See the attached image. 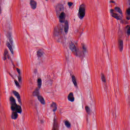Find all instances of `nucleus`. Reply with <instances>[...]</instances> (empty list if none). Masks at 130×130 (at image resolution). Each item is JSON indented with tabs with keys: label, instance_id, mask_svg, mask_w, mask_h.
<instances>
[{
	"label": "nucleus",
	"instance_id": "nucleus-1",
	"mask_svg": "<svg viewBox=\"0 0 130 130\" xmlns=\"http://www.w3.org/2000/svg\"><path fill=\"white\" fill-rule=\"evenodd\" d=\"M55 11L57 16H59V21L60 23L63 24L60 25L59 26L54 29V35L56 37V39H58L57 41L62 43L63 45H66L67 43V39L64 37V33L67 34L69 32V22L66 21V13L64 11V6L62 4H58L56 6ZM60 12H62L60 13Z\"/></svg>",
	"mask_w": 130,
	"mask_h": 130
},
{
	"label": "nucleus",
	"instance_id": "nucleus-2",
	"mask_svg": "<svg viewBox=\"0 0 130 130\" xmlns=\"http://www.w3.org/2000/svg\"><path fill=\"white\" fill-rule=\"evenodd\" d=\"M10 105H11V109L13 111L12 113L11 118L12 119L16 120L18 118V113L22 114V107L17 104L16 100L14 97H10Z\"/></svg>",
	"mask_w": 130,
	"mask_h": 130
},
{
	"label": "nucleus",
	"instance_id": "nucleus-3",
	"mask_svg": "<svg viewBox=\"0 0 130 130\" xmlns=\"http://www.w3.org/2000/svg\"><path fill=\"white\" fill-rule=\"evenodd\" d=\"M86 8L87 6H86V5L84 4H82L80 6L78 13V16L80 20H83L85 17V16H86Z\"/></svg>",
	"mask_w": 130,
	"mask_h": 130
},
{
	"label": "nucleus",
	"instance_id": "nucleus-4",
	"mask_svg": "<svg viewBox=\"0 0 130 130\" xmlns=\"http://www.w3.org/2000/svg\"><path fill=\"white\" fill-rule=\"evenodd\" d=\"M8 40L9 42H7V46L8 47L9 50L11 51L12 54H14V50L13 49V39L12 38V32L9 31L7 34Z\"/></svg>",
	"mask_w": 130,
	"mask_h": 130
},
{
	"label": "nucleus",
	"instance_id": "nucleus-5",
	"mask_svg": "<svg viewBox=\"0 0 130 130\" xmlns=\"http://www.w3.org/2000/svg\"><path fill=\"white\" fill-rule=\"evenodd\" d=\"M32 96H34V97H37L39 101H40L42 104H45L44 99L40 95V88H36L35 91L32 92Z\"/></svg>",
	"mask_w": 130,
	"mask_h": 130
},
{
	"label": "nucleus",
	"instance_id": "nucleus-6",
	"mask_svg": "<svg viewBox=\"0 0 130 130\" xmlns=\"http://www.w3.org/2000/svg\"><path fill=\"white\" fill-rule=\"evenodd\" d=\"M69 48L70 50H71L73 53H74V54L76 56H81L82 55V53L81 52V51L77 49V47H76V45H75V44H74L73 42H71L69 46Z\"/></svg>",
	"mask_w": 130,
	"mask_h": 130
},
{
	"label": "nucleus",
	"instance_id": "nucleus-7",
	"mask_svg": "<svg viewBox=\"0 0 130 130\" xmlns=\"http://www.w3.org/2000/svg\"><path fill=\"white\" fill-rule=\"evenodd\" d=\"M118 46L120 52H122L123 50V41L121 40H118Z\"/></svg>",
	"mask_w": 130,
	"mask_h": 130
},
{
	"label": "nucleus",
	"instance_id": "nucleus-8",
	"mask_svg": "<svg viewBox=\"0 0 130 130\" xmlns=\"http://www.w3.org/2000/svg\"><path fill=\"white\" fill-rule=\"evenodd\" d=\"M13 94L17 99L18 102L19 103V105H22V100H21V96H20V94H19V92L14 91H13Z\"/></svg>",
	"mask_w": 130,
	"mask_h": 130
},
{
	"label": "nucleus",
	"instance_id": "nucleus-9",
	"mask_svg": "<svg viewBox=\"0 0 130 130\" xmlns=\"http://www.w3.org/2000/svg\"><path fill=\"white\" fill-rule=\"evenodd\" d=\"M88 47L87 45H85L84 44H82V52H81L82 55L80 56H84V55L88 52Z\"/></svg>",
	"mask_w": 130,
	"mask_h": 130
},
{
	"label": "nucleus",
	"instance_id": "nucleus-10",
	"mask_svg": "<svg viewBox=\"0 0 130 130\" xmlns=\"http://www.w3.org/2000/svg\"><path fill=\"white\" fill-rule=\"evenodd\" d=\"M52 130H58V124L57 123V120L55 117L53 119V125Z\"/></svg>",
	"mask_w": 130,
	"mask_h": 130
},
{
	"label": "nucleus",
	"instance_id": "nucleus-11",
	"mask_svg": "<svg viewBox=\"0 0 130 130\" xmlns=\"http://www.w3.org/2000/svg\"><path fill=\"white\" fill-rule=\"evenodd\" d=\"M4 31H9L12 30V26H11V21L8 22L6 23L5 27H4Z\"/></svg>",
	"mask_w": 130,
	"mask_h": 130
},
{
	"label": "nucleus",
	"instance_id": "nucleus-12",
	"mask_svg": "<svg viewBox=\"0 0 130 130\" xmlns=\"http://www.w3.org/2000/svg\"><path fill=\"white\" fill-rule=\"evenodd\" d=\"M30 5L32 10H36V8H37V3H36L35 1L30 0Z\"/></svg>",
	"mask_w": 130,
	"mask_h": 130
},
{
	"label": "nucleus",
	"instance_id": "nucleus-13",
	"mask_svg": "<svg viewBox=\"0 0 130 130\" xmlns=\"http://www.w3.org/2000/svg\"><path fill=\"white\" fill-rule=\"evenodd\" d=\"M122 17H123V13H121L119 14L117 13H114V18L117 20H122Z\"/></svg>",
	"mask_w": 130,
	"mask_h": 130
},
{
	"label": "nucleus",
	"instance_id": "nucleus-14",
	"mask_svg": "<svg viewBox=\"0 0 130 130\" xmlns=\"http://www.w3.org/2000/svg\"><path fill=\"white\" fill-rule=\"evenodd\" d=\"M68 99L70 102H74L75 101V98L74 97V93L70 92L68 96Z\"/></svg>",
	"mask_w": 130,
	"mask_h": 130
},
{
	"label": "nucleus",
	"instance_id": "nucleus-15",
	"mask_svg": "<svg viewBox=\"0 0 130 130\" xmlns=\"http://www.w3.org/2000/svg\"><path fill=\"white\" fill-rule=\"evenodd\" d=\"M7 57L8 58V59H10V55H9L8 50H5L4 57H3V60H7Z\"/></svg>",
	"mask_w": 130,
	"mask_h": 130
},
{
	"label": "nucleus",
	"instance_id": "nucleus-16",
	"mask_svg": "<svg viewBox=\"0 0 130 130\" xmlns=\"http://www.w3.org/2000/svg\"><path fill=\"white\" fill-rule=\"evenodd\" d=\"M101 79L102 80V81L104 83V85L106 87V77H105V75H104V74L101 73Z\"/></svg>",
	"mask_w": 130,
	"mask_h": 130
},
{
	"label": "nucleus",
	"instance_id": "nucleus-17",
	"mask_svg": "<svg viewBox=\"0 0 130 130\" xmlns=\"http://www.w3.org/2000/svg\"><path fill=\"white\" fill-rule=\"evenodd\" d=\"M72 81L75 87H78V84L77 83V80L76 79V77H75V76L74 75L72 76Z\"/></svg>",
	"mask_w": 130,
	"mask_h": 130
},
{
	"label": "nucleus",
	"instance_id": "nucleus-18",
	"mask_svg": "<svg viewBox=\"0 0 130 130\" xmlns=\"http://www.w3.org/2000/svg\"><path fill=\"white\" fill-rule=\"evenodd\" d=\"M114 12L115 13H118V14L122 13V11L119 7H116L114 8Z\"/></svg>",
	"mask_w": 130,
	"mask_h": 130
},
{
	"label": "nucleus",
	"instance_id": "nucleus-19",
	"mask_svg": "<svg viewBox=\"0 0 130 130\" xmlns=\"http://www.w3.org/2000/svg\"><path fill=\"white\" fill-rule=\"evenodd\" d=\"M51 107L53 108V112H55L56 110H57V106H56V104L54 102H53L51 105Z\"/></svg>",
	"mask_w": 130,
	"mask_h": 130
},
{
	"label": "nucleus",
	"instance_id": "nucleus-20",
	"mask_svg": "<svg viewBox=\"0 0 130 130\" xmlns=\"http://www.w3.org/2000/svg\"><path fill=\"white\" fill-rule=\"evenodd\" d=\"M126 19L128 21L130 20V8L126 10Z\"/></svg>",
	"mask_w": 130,
	"mask_h": 130
},
{
	"label": "nucleus",
	"instance_id": "nucleus-21",
	"mask_svg": "<svg viewBox=\"0 0 130 130\" xmlns=\"http://www.w3.org/2000/svg\"><path fill=\"white\" fill-rule=\"evenodd\" d=\"M38 88L41 89V86H42V80L40 78L38 79Z\"/></svg>",
	"mask_w": 130,
	"mask_h": 130
},
{
	"label": "nucleus",
	"instance_id": "nucleus-22",
	"mask_svg": "<svg viewBox=\"0 0 130 130\" xmlns=\"http://www.w3.org/2000/svg\"><path fill=\"white\" fill-rule=\"evenodd\" d=\"M65 126L67 127V128H70L71 126V123L69 121H66L64 122Z\"/></svg>",
	"mask_w": 130,
	"mask_h": 130
},
{
	"label": "nucleus",
	"instance_id": "nucleus-23",
	"mask_svg": "<svg viewBox=\"0 0 130 130\" xmlns=\"http://www.w3.org/2000/svg\"><path fill=\"white\" fill-rule=\"evenodd\" d=\"M43 54H44V53H43L41 50H39L37 52V55L38 57H41Z\"/></svg>",
	"mask_w": 130,
	"mask_h": 130
},
{
	"label": "nucleus",
	"instance_id": "nucleus-24",
	"mask_svg": "<svg viewBox=\"0 0 130 130\" xmlns=\"http://www.w3.org/2000/svg\"><path fill=\"white\" fill-rule=\"evenodd\" d=\"M85 110L87 114H91V109L88 106H85Z\"/></svg>",
	"mask_w": 130,
	"mask_h": 130
},
{
	"label": "nucleus",
	"instance_id": "nucleus-25",
	"mask_svg": "<svg viewBox=\"0 0 130 130\" xmlns=\"http://www.w3.org/2000/svg\"><path fill=\"white\" fill-rule=\"evenodd\" d=\"M110 13L111 16L112 17H113V18H114V10L111 9L110 10Z\"/></svg>",
	"mask_w": 130,
	"mask_h": 130
},
{
	"label": "nucleus",
	"instance_id": "nucleus-26",
	"mask_svg": "<svg viewBox=\"0 0 130 130\" xmlns=\"http://www.w3.org/2000/svg\"><path fill=\"white\" fill-rule=\"evenodd\" d=\"M16 71L18 74V76H21V70L19 68H16Z\"/></svg>",
	"mask_w": 130,
	"mask_h": 130
},
{
	"label": "nucleus",
	"instance_id": "nucleus-27",
	"mask_svg": "<svg viewBox=\"0 0 130 130\" xmlns=\"http://www.w3.org/2000/svg\"><path fill=\"white\" fill-rule=\"evenodd\" d=\"M15 84L17 87H20V84H19V82L17 80H15Z\"/></svg>",
	"mask_w": 130,
	"mask_h": 130
},
{
	"label": "nucleus",
	"instance_id": "nucleus-28",
	"mask_svg": "<svg viewBox=\"0 0 130 130\" xmlns=\"http://www.w3.org/2000/svg\"><path fill=\"white\" fill-rule=\"evenodd\" d=\"M68 5L69 6V8H71V7H72V6H73V3L68 2Z\"/></svg>",
	"mask_w": 130,
	"mask_h": 130
},
{
	"label": "nucleus",
	"instance_id": "nucleus-29",
	"mask_svg": "<svg viewBox=\"0 0 130 130\" xmlns=\"http://www.w3.org/2000/svg\"><path fill=\"white\" fill-rule=\"evenodd\" d=\"M18 82H21V81H22V78L21 77V75H18Z\"/></svg>",
	"mask_w": 130,
	"mask_h": 130
},
{
	"label": "nucleus",
	"instance_id": "nucleus-30",
	"mask_svg": "<svg viewBox=\"0 0 130 130\" xmlns=\"http://www.w3.org/2000/svg\"><path fill=\"white\" fill-rule=\"evenodd\" d=\"M108 89V87L107 86V84H106V86H105L104 90L106 92H107V89Z\"/></svg>",
	"mask_w": 130,
	"mask_h": 130
},
{
	"label": "nucleus",
	"instance_id": "nucleus-31",
	"mask_svg": "<svg viewBox=\"0 0 130 130\" xmlns=\"http://www.w3.org/2000/svg\"><path fill=\"white\" fill-rule=\"evenodd\" d=\"M103 45H104V48H107V46H106V43L103 42Z\"/></svg>",
	"mask_w": 130,
	"mask_h": 130
},
{
	"label": "nucleus",
	"instance_id": "nucleus-32",
	"mask_svg": "<svg viewBox=\"0 0 130 130\" xmlns=\"http://www.w3.org/2000/svg\"><path fill=\"white\" fill-rule=\"evenodd\" d=\"M48 83H49V85H50V86H51V85H52V80H50L48 81Z\"/></svg>",
	"mask_w": 130,
	"mask_h": 130
},
{
	"label": "nucleus",
	"instance_id": "nucleus-33",
	"mask_svg": "<svg viewBox=\"0 0 130 130\" xmlns=\"http://www.w3.org/2000/svg\"><path fill=\"white\" fill-rule=\"evenodd\" d=\"M34 74H37L38 71H37V69H35V70H34Z\"/></svg>",
	"mask_w": 130,
	"mask_h": 130
},
{
	"label": "nucleus",
	"instance_id": "nucleus-34",
	"mask_svg": "<svg viewBox=\"0 0 130 130\" xmlns=\"http://www.w3.org/2000/svg\"><path fill=\"white\" fill-rule=\"evenodd\" d=\"M111 3H112V4H114V1H110L109 2V3H110V4H111Z\"/></svg>",
	"mask_w": 130,
	"mask_h": 130
},
{
	"label": "nucleus",
	"instance_id": "nucleus-35",
	"mask_svg": "<svg viewBox=\"0 0 130 130\" xmlns=\"http://www.w3.org/2000/svg\"><path fill=\"white\" fill-rule=\"evenodd\" d=\"M119 21H121L120 23H123V21L122 20V19L121 20H119Z\"/></svg>",
	"mask_w": 130,
	"mask_h": 130
},
{
	"label": "nucleus",
	"instance_id": "nucleus-36",
	"mask_svg": "<svg viewBox=\"0 0 130 130\" xmlns=\"http://www.w3.org/2000/svg\"><path fill=\"white\" fill-rule=\"evenodd\" d=\"M40 122H41V123H43V120H41Z\"/></svg>",
	"mask_w": 130,
	"mask_h": 130
},
{
	"label": "nucleus",
	"instance_id": "nucleus-37",
	"mask_svg": "<svg viewBox=\"0 0 130 130\" xmlns=\"http://www.w3.org/2000/svg\"><path fill=\"white\" fill-rule=\"evenodd\" d=\"M109 8H112V5H110Z\"/></svg>",
	"mask_w": 130,
	"mask_h": 130
},
{
	"label": "nucleus",
	"instance_id": "nucleus-38",
	"mask_svg": "<svg viewBox=\"0 0 130 130\" xmlns=\"http://www.w3.org/2000/svg\"><path fill=\"white\" fill-rule=\"evenodd\" d=\"M66 59H68V56H67V55H66Z\"/></svg>",
	"mask_w": 130,
	"mask_h": 130
},
{
	"label": "nucleus",
	"instance_id": "nucleus-39",
	"mask_svg": "<svg viewBox=\"0 0 130 130\" xmlns=\"http://www.w3.org/2000/svg\"><path fill=\"white\" fill-rule=\"evenodd\" d=\"M127 27H129V25H127V26H126V28H127Z\"/></svg>",
	"mask_w": 130,
	"mask_h": 130
},
{
	"label": "nucleus",
	"instance_id": "nucleus-40",
	"mask_svg": "<svg viewBox=\"0 0 130 130\" xmlns=\"http://www.w3.org/2000/svg\"><path fill=\"white\" fill-rule=\"evenodd\" d=\"M9 75H10L11 77H13V76H12V74H9Z\"/></svg>",
	"mask_w": 130,
	"mask_h": 130
},
{
	"label": "nucleus",
	"instance_id": "nucleus-41",
	"mask_svg": "<svg viewBox=\"0 0 130 130\" xmlns=\"http://www.w3.org/2000/svg\"><path fill=\"white\" fill-rule=\"evenodd\" d=\"M0 44H2V41H1V40H0Z\"/></svg>",
	"mask_w": 130,
	"mask_h": 130
},
{
	"label": "nucleus",
	"instance_id": "nucleus-42",
	"mask_svg": "<svg viewBox=\"0 0 130 130\" xmlns=\"http://www.w3.org/2000/svg\"><path fill=\"white\" fill-rule=\"evenodd\" d=\"M46 2H47V1H48V0H45Z\"/></svg>",
	"mask_w": 130,
	"mask_h": 130
},
{
	"label": "nucleus",
	"instance_id": "nucleus-43",
	"mask_svg": "<svg viewBox=\"0 0 130 130\" xmlns=\"http://www.w3.org/2000/svg\"><path fill=\"white\" fill-rule=\"evenodd\" d=\"M128 2H130V0H128Z\"/></svg>",
	"mask_w": 130,
	"mask_h": 130
}]
</instances>
